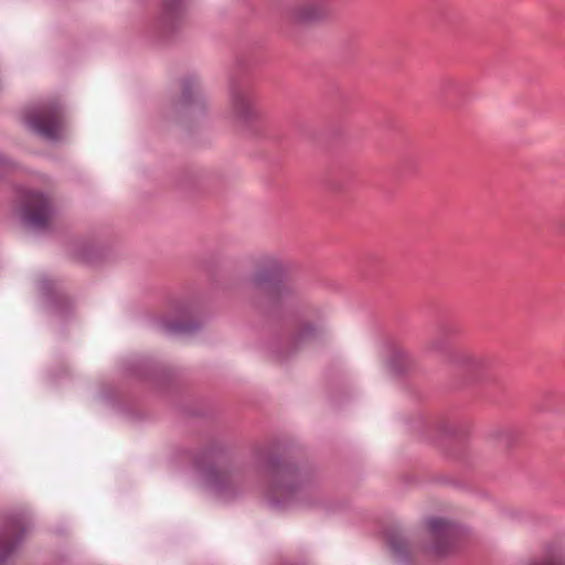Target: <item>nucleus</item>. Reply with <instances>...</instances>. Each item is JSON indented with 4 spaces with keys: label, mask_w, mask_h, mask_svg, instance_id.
Here are the masks:
<instances>
[{
    "label": "nucleus",
    "mask_w": 565,
    "mask_h": 565,
    "mask_svg": "<svg viewBox=\"0 0 565 565\" xmlns=\"http://www.w3.org/2000/svg\"><path fill=\"white\" fill-rule=\"evenodd\" d=\"M290 267L278 256L264 255L256 260L249 277L257 290L271 286L264 295H252L250 307L268 320H285L284 332L274 335L268 343V353L278 363L287 362L305 344L322 341L326 333L321 319L303 315L306 294L299 284L287 278Z\"/></svg>",
    "instance_id": "f257e3e1"
},
{
    "label": "nucleus",
    "mask_w": 565,
    "mask_h": 565,
    "mask_svg": "<svg viewBox=\"0 0 565 565\" xmlns=\"http://www.w3.org/2000/svg\"><path fill=\"white\" fill-rule=\"evenodd\" d=\"M255 468L269 476L270 503L279 507L280 497L286 501L305 497L315 486L316 478L308 469H300L295 463L271 452L270 445H256L252 449Z\"/></svg>",
    "instance_id": "f03ea898"
},
{
    "label": "nucleus",
    "mask_w": 565,
    "mask_h": 565,
    "mask_svg": "<svg viewBox=\"0 0 565 565\" xmlns=\"http://www.w3.org/2000/svg\"><path fill=\"white\" fill-rule=\"evenodd\" d=\"M23 121L40 137L56 141L66 126L65 107L57 98L42 100L24 110Z\"/></svg>",
    "instance_id": "7ed1b4c3"
},
{
    "label": "nucleus",
    "mask_w": 565,
    "mask_h": 565,
    "mask_svg": "<svg viewBox=\"0 0 565 565\" xmlns=\"http://www.w3.org/2000/svg\"><path fill=\"white\" fill-rule=\"evenodd\" d=\"M231 111L234 120L246 135L255 138L265 136L268 126L267 117L250 92L242 88L234 89L231 94Z\"/></svg>",
    "instance_id": "20e7f679"
},
{
    "label": "nucleus",
    "mask_w": 565,
    "mask_h": 565,
    "mask_svg": "<svg viewBox=\"0 0 565 565\" xmlns=\"http://www.w3.org/2000/svg\"><path fill=\"white\" fill-rule=\"evenodd\" d=\"M30 529V520L24 512L10 511L2 515L0 526V565H6L17 551Z\"/></svg>",
    "instance_id": "39448f33"
},
{
    "label": "nucleus",
    "mask_w": 565,
    "mask_h": 565,
    "mask_svg": "<svg viewBox=\"0 0 565 565\" xmlns=\"http://www.w3.org/2000/svg\"><path fill=\"white\" fill-rule=\"evenodd\" d=\"M55 213V205L51 196L39 191L23 193L20 214L26 225L36 230H46Z\"/></svg>",
    "instance_id": "423d86ee"
},
{
    "label": "nucleus",
    "mask_w": 565,
    "mask_h": 565,
    "mask_svg": "<svg viewBox=\"0 0 565 565\" xmlns=\"http://www.w3.org/2000/svg\"><path fill=\"white\" fill-rule=\"evenodd\" d=\"M430 543L426 550L436 556L447 555L455 545L458 526L444 518H430L426 522Z\"/></svg>",
    "instance_id": "0eeeda50"
},
{
    "label": "nucleus",
    "mask_w": 565,
    "mask_h": 565,
    "mask_svg": "<svg viewBox=\"0 0 565 565\" xmlns=\"http://www.w3.org/2000/svg\"><path fill=\"white\" fill-rule=\"evenodd\" d=\"M228 455L227 447L220 441L210 443L202 451L200 457L195 458V465L201 467L204 462L209 465L206 475L209 481L216 488H225L228 484L230 477L227 473L217 470L213 465L220 462Z\"/></svg>",
    "instance_id": "6e6552de"
},
{
    "label": "nucleus",
    "mask_w": 565,
    "mask_h": 565,
    "mask_svg": "<svg viewBox=\"0 0 565 565\" xmlns=\"http://www.w3.org/2000/svg\"><path fill=\"white\" fill-rule=\"evenodd\" d=\"M183 0H162L157 28L162 35L174 32L182 19Z\"/></svg>",
    "instance_id": "1a4fd4ad"
},
{
    "label": "nucleus",
    "mask_w": 565,
    "mask_h": 565,
    "mask_svg": "<svg viewBox=\"0 0 565 565\" xmlns=\"http://www.w3.org/2000/svg\"><path fill=\"white\" fill-rule=\"evenodd\" d=\"M159 327L169 334H188L198 331L201 322L192 319L163 318L159 321Z\"/></svg>",
    "instance_id": "9d476101"
},
{
    "label": "nucleus",
    "mask_w": 565,
    "mask_h": 565,
    "mask_svg": "<svg viewBox=\"0 0 565 565\" xmlns=\"http://www.w3.org/2000/svg\"><path fill=\"white\" fill-rule=\"evenodd\" d=\"M181 85L182 93L179 99V105L184 108L190 107L192 105H198L202 110H204V98L200 94L195 81L191 77H186L182 79Z\"/></svg>",
    "instance_id": "9b49d317"
},
{
    "label": "nucleus",
    "mask_w": 565,
    "mask_h": 565,
    "mask_svg": "<svg viewBox=\"0 0 565 565\" xmlns=\"http://www.w3.org/2000/svg\"><path fill=\"white\" fill-rule=\"evenodd\" d=\"M74 258L88 264H97L104 257V250L92 242H79L74 248Z\"/></svg>",
    "instance_id": "f8f14e48"
},
{
    "label": "nucleus",
    "mask_w": 565,
    "mask_h": 565,
    "mask_svg": "<svg viewBox=\"0 0 565 565\" xmlns=\"http://www.w3.org/2000/svg\"><path fill=\"white\" fill-rule=\"evenodd\" d=\"M452 363L473 372H481L490 367L491 361L486 356L475 355L469 352H458L454 354Z\"/></svg>",
    "instance_id": "ddd939ff"
},
{
    "label": "nucleus",
    "mask_w": 565,
    "mask_h": 565,
    "mask_svg": "<svg viewBox=\"0 0 565 565\" xmlns=\"http://www.w3.org/2000/svg\"><path fill=\"white\" fill-rule=\"evenodd\" d=\"M520 436L521 433L511 427L498 428L491 433V437L505 449H512L518 444Z\"/></svg>",
    "instance_id": "4468645a"
},
{
    "label": "nucleus",
    "mask_w": 565,
    "mask_h": 565,
    "mask_svg": "<svg viewBox=\"0 0 565 565\" xmlns=\"http://www.w3.org/2000/svg\"><path fill=\"white\" fill-rule=\"evenodd\" d=\"M386 540L394 554L403 558L408 557V543L399 533L390 531L386 534Z\"/></svg>",
    "instance_id": "2eb2a0df"
},
{
    "label": "nucleus",
    "mask_w": 565,
    "mask_h": 565,
    "mask_svg": "<svg viewBox=\"0 0 565 565\" xmlns=\"http://www.w3.org/2000/svg\"><path fill=\"white\" fill-rule=\"evenodd\" d=\"M450 330L446 327H440L439 334L431 339L428 343V350L433 352H445L448 349V334Z\"/></svg>",
    "instance_id": "dca6fc26"
},
{
    "label": "nucleus",
    "mask_w": 565,
    "mask_h": 565,
    "mask_svg": "<svg viewBox=\"0 0 565 565\" xmlns=\"http://www.w3.org/2000/svg\"><path fill=\"white\" fill-rule=\"evenodd\" d=\"M390 370L395 375H403L409 370V363L403 355H395L388 363Z\"/></svg>",
    "instance_id": "f3484780"
},
{
    "label": "nucleus",
    "mask_w": 565,
    "mask_h": 565,
    "mask_svg": "<svg viewBox=\"0 0 565 565\" xmlns=\"http://www.w3.org/2000/svg\"><path fill=\"white\" fill-rule=\"evenodd\" d=\"M529 565H565V558H563V557L544 558V559L533 561Z\"/></svg>",
    "instance_id": "a211bd4d"
},
{
    "label": "nucleus",
    "mask_w": 565,
    "mask_h": 565,
    "mask_svg": "<svg viewBox=\"0 0 565 565\" xmlns=\"http://www.w3.org/2000/svg\"><path fill=\"white\" fill-rule=\"evenodd\" d=\"M439 429H440L444 434H446V435H451V434H454V433H455V429H454V428H451V427H448V425H446V424H443V425L440 426V428H439Z\"/></svg>",
    "instance_id": "6ab92c4d"
},
{
    "label": "nucleus",
    "mask_w": 565,
    "mask_h": 565,
    "mask_svg": "<svg viewBox=\"0 0 565 565\" xmlns=\"http://www.w3.org/2000/svg\"><path fill=\"white\" fill-rule=\"evenodd\" d=\"M330 189L333 190V191H341L342 186L337 181H331L330 182Z\"/></svg>",
    "instance_id": "aec40b11"
},
{
    "label": "nucleus",
    "mask_w": 565,
    "mask_h": 565,
    "mask_svg": "<svg viewBox=\"0 0 565 565\" xmlns=\"http://www.w3.org/2000/svg\"><path fill=\"white\" fill-rule=\"evenodd\" d=\"M0 166L8 167L10 166L9 161L2 157H0Z\"/></svg>",
    "instance_id": "412c9836"
}]
</instances>
